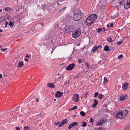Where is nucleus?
<instances>
[{"label": "nucleus", "mask_w": 130, "mask_h": 130, "mask_svg": "<svg viewBox=\"0 0 130 130\" xmlns=\"http://www.w3.org/2000/svg\"><path fill=\"white\" fill-rule=\"evenodd\" d=\"M108 80L107 79V78L105 77L104 78V83H106L107 82H108Z\"/></svg>", "instance_id": "obj_30"}, {"label": "nucleus", "mask_w": 130, "mask_h": 130, "mask_svg": "<svg viewBox=\"0 0 130 130\" xmlns=\"http://www.w3.org/2000/svg\"><path fill=\"white\" fill-rule=\"evenodd\" d=\"M123 42V41H119L117 43L118 45H120Z\"/></svg>", "instance_id": "obj_34"}, {"label": "nucleus", "mask_w": 130, "mask_h": 130, "mask_svg": "<svg viewBox=\"0 0 130 130\" xmlns=\"http://www.w3.org/2000/svg\"><path fill=\"white\" fill-rule=\"evenodd\" d=\"M47 86L51 88H54L55 86V85H54L53 84L48 83L47 84Z\"/></svg>", "instance_id": "obj_16"}, {"label": "nucleus", "mask_w": 130, "mask_h": 130, "mask_svg": "<svg viewBox=\"0 0 130 130\" xmlns=\"http://www.w3.org/2000/svg\"><path fill=\"white\" fill-rule=\"evenodd\" d=\"M98 49V47H96V46H94L92 50H91V51L92 52H93L94 53H95V51L97 50Z\"/></svg>", "instance_id": "obj_19"}, {"label": "nucleus", "mask_w": 130, "mask_h": 130, "mask_svg": "<svg viewBox=\"0 0 130 130\" xmlns=\"http://www.w3.org/2000/svg\"><path fill=\"white\" fill-rule=\"evenodd\" d=\"M75 66V64L74 63L71 64L67 67L66 68V70L67 71L71 70H72Z\"/></svg>", "instance_id": "obj_5"}, {"label": "nucleus", "mask_w": 130, "mask_h": 130, "mask_svg": "<svg viewBox=\"0 0 130 130\" xmlns=\"http://www.w3.org/2000/svg\"><path fill=\"white\" fill-rule=\"evenodd\" d=\"M67 119H65L63 120L58 125V127H60L63 125L64 124L67 123Z\"/></svg>", "instance_id": "obj_10"}, {"label": "nucleus", "mask_w": 130, "mask_h": 130, "mask_svg": "<svg viewBox=\"0 0 130 130\" xmlns=\"http://www.w3.org/2000/svg\"><path fill=\"white\" fill-rule=\"evenodd\" d=\"M96 124H97V125L100 126L102 125L103 124L101 122H100V120L97 123H96Z\"/></svg>", "instance_id": "obj_22"}, {"label": "nucleus", "mask_w": 130, "mask_h": 130, "mask_svg": "<svg viewBox=\"0 0 130 130\" xmlns=\"http://www.w3.org/2000/svg\"><path fill=\"white\" fill-rule=\"evenodd\" d=\"M2 11V9H0V12H1Z\"/></svg>", "instance_id": "obj_63"}, {"label": "nucleus", "mask_w": 130, "mask_h": 130, "mask_svg": "<svg viewBox=\"0 0 130 130\" xmlns=\"http://www.w3.org/2000/svg\"><path fill=\"white\" fill-rule=\"evenodd\" d=\"M113 24L112 23H111L110 25V26L111 27H112L113 26Z\"/></svg>", "instance_id": "obj_55"}, {"label": "nucleus", "mask_w": 130, "mask_h": 130, "mask_svg": "<svg viewBox=\"0 0 130 130\" xmlns=\"http://www.w3.org/2000/svg\"><path fill=\"white\" fill-rule=\"evenodd\" d=\"M107 27H109V24H107Z\"/></svg>", "instance_id": "obj_60"}, {"label": "nucleus", "mask_w": 130, "mask_h": 130, "mask_svg": "<svg viewBox=\"0 0 130 130\" xmlns=\"http://www.w3.org/2000/svg\"><path fill=\"white\" fill-rule=\"evenodd\" d=\"M78 61L79 63H80L82 62V60L80 59H79L78 60Z\"/></svg>", "instance_id": "obj_42"}, {"label": "nucleus", "mask_w": 130, "mask_h": 130, "mask_svg": "<svg viewBox=\"0 0 130 130\" xmlns=\"http://www.w3.org/2000/svg\"><path fill=\"white\" fill-rule=\"evenodd\" d=\"M93 119L92 118H91L90 120V122L92 123L93 121Z\"/></svg>", "instance_id": "obj_44"}, {"label": "nucleus", "mask_w": 130, "mask_h": 130, "mask_svg": "<svg viewBox=\"0 0 130 130\" xmlns=\"http://www.w3.org/2000/svg\"><path fill=\"white\" fill-rule=\"evenodd\" d=\"M113 115L116 117V118H119L121 119L124 118L126 116V115H125V114H124L123 116V112L120 111H115V113L113 114Z\"/></svg>", "instance_id": "obj_2"}, {"label": "nucleus", "mask_w": 130, "mask_h": 130, "mask_svg": "<svg viewBox=\"0 0 130 130\" xmlns=\"http://www.w3.org/2000/svg\"><path fill=\"white\" fill-rule=\"evenodd\" d=\"M73 28L72 26H70L66 29L65 31L67 33L72 32L73 30Z\"/></svg>", "instance_id": "obj_12"}, {"label": "nucleus", "mask_w": 130, "mask_h": 130, "mask_svg": "<svg viewBox=\"0 0 130 130\" xmlns=\"http://www.w3.org/2000/svg\"><path fill=\"white\" fill-rule=\"evenodd\" d=\"M44 25V24L43 23V22H42V26H43Z\"/></svg>", "instance_id": "obj_62"}, {"label": "nucleus", "mask_w": 130, "mask_h": 130, "mask_svg": "<svg viewBox=\"0 0 130 130\" xmlns=\"http://www.w3.org/2000/svg\"><path fill=\"white\" fill-rule=\"evenodd\" d=\"M98 130H103V129L101 127H99L98 128Z\"/></svg>", "instance_id": "obj_47"}, {"label": "nucleus", "mask_w": 130, "mask_h": 130, "mask_svg": "<svg viewBox=\"0 0 130 130\" xmlns=\"http://www.w3.org/2000/svg\"><path fill=\"white\" fill-rule=\"evenodd\" d=\"M60 123L59 122H57V123L55 122L54 124L56 126H57L58 124L59 125Z\"/></svg>", "instance_id": "obj_48"}, {"label": "nucleus", "mask_w": 130, "mask_h": 130, "mask_svg": "<svg viewBox=\"0 0 130 130\" xmlns=\"http://www.w3.org/2000/svg\"><path fill=\"white\" fill-rule=\"evenodd\" d=\"M124 7L125 9H127L130 8V0H127L126 3L125 4Z\"/></svg>", "instance_id": "obj_6"}, {"label": "nucleus", "mask_w": 130, "mask_h": 130, "mask_svg": "<svg viewBox=\"0 0 130 130\" xmlns=\"http://www.w3.org/2000/svg\"><path fill=\"white\" fill-rule=\"evenodd\" d=\"M5 18L3 17H0V22H2L4 21L5 20Z\"/></svg>", "instance_id": "obj_26"}, {"label": "nucleus", "mask_w": 130, "mask_h": 130, "mask_svg": "<svg viewBox=\"0 0 130 130\" xmlns=\"http://www.w3.org/2000/svg\"><path fill=\"white\" fill-rule=\"evenodd\" d=\"M124 130H130V126L127 127Z\"/></svg>", "instance_id": "obj_38"}, {"label": "nucleus", "mask_w": 130, "mask_h": 130, "mask_svg": "<svg viewBox=\"0 0 130 130\" xmlns=\"http://www.w3.org/2000/svg\"><path fill=\"white\" fill-rule=\"evenodd\" d=\"M97 47H98V48H99V47H102V46L101 45H99V46H96Z\"/></svg>", "instance_id": "obj_53"}, {"label": "nucleus", "mask_w": 130, "mask_h": 130, "mask_svg": "<svg viewBox=\"0 0 130 130\" xmlns=\"http://www.w3.org/2000/svg\"><path fill=\"white\" fill-rule=\"evenodd\" d=\"M73 117H76V116L75 115H73Z\"/></svg>", "instance_id": "obj_57"}, {"label": "nucleus", "mask_w": 130, "mask_h": 130, "mask_svg": "<svg viewBox=\"0 0 130 130\" xmlns=\"http://www.w3.org/2000/svg\"><path fill=\"white\" fill-rule=\"evenodd\" d=\"M103 30H104V31H105V28H103Z\"/></svg>", "instance_id": "obj_64"}, {"label": "nucleus", "mask_w": 130, "mask_h": 130, "mask_svg": "<svg viewBox=\"0 0 130 130\" xmlns=\"http://www.w3.org/2000/svg\"><path fill=\"white\" fill-rule=\"evenodd\" d=\"M127 98V95L125 94H123L121 95L119 100L121 101H123Z\"/></svg>", "instance_id": "obj_11"}, {"label": "nucleus", "mask_w": 130, "mask_h": 130, "mask_svg": "<svg viewBox=\"0 0 130 130\" xmlns=\"http://www.w3.org/2000/svg\"><path fill=\"white\" fill-rule=\"evenodd\" d=\"M104 96L102 94H100L98 96V98L100 99H101Z\"/></svg>", "instance_id": "obj_23"}, {"label": "nucleus", "mask_w": 130, "mask_h": 130, "mask_svg": "<svg viewBox=\"0 0 130 130\" xmlns=\"http://www.w3.org/2000/svg\"><path fill=\"white\" fill-rule=\"evenodd\" d=\"M88 69L87 70V71H86L85 72H86V73L87 72H88Z\"/></svg>", "instance_id": "obj_61"}, {"label": "nucleus", "mask_w": 130, "mask_h": 130, "mask_svg": "<svg viewBox=\"0 0 130 130\" xmlns=\"http://www.w3.org/2000/svg\"><path fill=\"white\" fill-rule=\"evenodd\" d=\"M123 55L122 54H121L118 57V59H120V58H121L123 57Z\"/></svg>", "instance_id": "obj_40"}, {"label": "nucleus", "mask_w": 130, "mask_h": 130, "mask_svg": "<svg viewBox=\"0 0 130 130\" xmlns=\"http://www.w3.org/2000/svg\"><path fill=\"white\" fill-rule=\"evenodd\" d=\"M125 114L124 113V115L125 114V115H126V116L128 113V111L127 110H125Z\"/></svg>", "instance_id": "obj_37"}, {"label": "nucleus", "mask_w": 130, "mask_h": 130, "mask_svg": "<svg viewBox=\"0 0 130 130\" xmlns=\"http://www.w3.org/2000/svg\"><path fill=\"white\" fill-rule=\"evenodd\" d=\"M63 93L60 91H58L56 92L55 96L56 98L61 97L63 95Z\"/></svg>", "instance_id": "obj_7"}, {"label": "nucleus", "mask_w": 130, "mask_h": 130, "mask_svg": "<svg viewBox=\"0 0 130 130\" xmlns=\"http://www.w3.org/2000/svg\"><path fill=\"white\" fill-rule=\"evenodd\" d=\"M102 29L101 28H99L98 29V32H100L102 31Z\"/></svg>", "instance_id": "obj_46"}, {"label": "nucleus", "mask_w": 130, "mask_h": 130, "mask_svg": "<svg viewBox=\"0 0 130 130\" xmlns=\"http://www.w3.org/2000/svg\"><path fill=\"white\" fill-rule=\"evenodd\" d=\"M2 77V75L1 74H0V78H1Z\"/></svg>", "instance_id": "obj_59"}, {"label": "nucleus", "mask_w": 130, "mask_h": 130, "mask_svg": "<svg viewBox=\"0 0 130 130\" xmlns=\"http://www.w3.org/2000/svg\"><path fill=\"white\" fill-rule=\"evenodd\" d=\"M94 20L92 19L90 17H89L86 19V23L87 25H89L91 24L94 21Z\"/></svg>", "instance_id": "obj_4"}, {"label": "nucleus", "mask_w": 130, "mask_h": 130, "mask_svg": "<svg viewBox=\"0 0 130 130\" xmlns=\"http://www.w3.org/2000/svg\"><path fill=\"white\" fill-rule=\"evenodd\" d=\"M9 9H11V8H10L7 7L5 8V10L6 11H7Z\"/></svg>", "instance_id": "obj_41"}, {"label": "nucleus", "mask_w": 130, "mask_h": 130, "mask_svg": "<svg viewBox=\"0 0 130 130\" xmlns=\"http://www.w3.org/2000/svg\"><path fill=\"white\" fill-rule=\"evenodd\" d=\"M36 101L37 102L39 101V99L38 98H37L36 99Z\"/></svg>", "instance_id": "obj_56"}, {"label": "nucleus", "mask_w": 130, "mask_h": 130, "mask_svg": "<svg viewBox=\"0 0 130 130\" xmlns=\"http://www.w3.org/2000/svg\"><path fill=\"white\" fill-rule=\"evenodd\" d=\"M15 129L17 130H20V128L19 127H15Z\"/></svg>", "instance_id": "obj_50"}, {"label": "nucleus", "mask_w": 130, "mask_h": 130, "mask_svg": "<svg viewBox=\"0 0 130 130\" xmlns=\"http://www.w3.org/2000/svg\"><path fill=\"white\" fill-rule=\"evenodd\" d=\"M104 50V51H109V48L108 46L106 45L105 46Z\"/></svg>", "instance_id": "obj_18"}, {"label": "nucleus", "mask_w": 130, "mask_h": 130, "mask_svg": "<svg viewBox=\"0 0 130 130\" xmlns=\"http://www.w3.org/2000/svg\"><path fill=\"white\" fill-rule=\"evenodd\" d=\"M51 35V33L50 32H48V33L45 36V39H47V38L49 37H50Z\"/></svg>", "instance_id": "obj_28"}, {"label": "nucleus", "mask_w": 130, "mask_h": 130, "mask_svg": "<svg viewBox=\"0 0 130 130\" xmlns=\"http://www.w3.org/2000/svg\"><path fill=\"white\" fill-rule=\"evenodd\" d=\"M90 17L92 18V19L94 20V21H95L97 18V15L96 14H93Z\"/></svg>", "instance_id": "obj_15"}, {"label": "nucleus", "mask_w": 130, "mask_h": 130, "mask_svg": "<svg viewBox=\"0 0 130 130\" xmlns=\"http://www.w3.org/2000/svg\"><path fill=\"white\" fill-rule=\"evenodd\" d=\"M94 101L93 105L92 106V107L93 108L95 107L98 103V101L96 99H95L94 100Z\"/></svg>", "instance_id": "obj_14"}, {"label": "nucleus", "mask_w": 130, "mask_h": 130, "mask_svg": "<svg viewBox=\"0 0 130 130\" xmlns=\"http://www.w3.org/2000/svg\"><path fill=\"white\" fill-rule=\"evenodd\" d=\"M5 25V27H7V25H8V22L7 21H5V22H4L3 23Z\"/></svg>", "instance_id": "obj_31"}, {"label": "nucleus", "mask_w": 130, "mask_h": 130, "mask_svg": "<svg viewBox=\"0 0 130 130\" xmlns=\"http://www.w3.org/2000/svg\"><path fill=\"white\" fill-rule=\"evenodd\" d=\"M86 66L87 67V68L88 69L89 68V65L87 62L86 63V64H85Z\"/></svg>", "instance_id": "obj_45"}, {"label": "nucleus", "mask_w": 130, "mask_h": 130, "mask_svg": "<svg viewBox=\"0 0 130 130\" xmlns=\"http://www.w3.org/2000/svg\"><path fill=\"white\" fill-rule=\"evenodd\" d=\"M24 65L23 62L22 61H20L18 63V67H22Z\"/></svg>", "instance_id": "obj_17"}, {"label": "nucleus", "mask_w": 130, "mask_h": 130, "mask_svg": "<svg viewBox=\"0 0 130 130\" xmlns=\"http://www.w3.org/2000/svg\"><path fill=\"white\" fill-rule=\"evenodd\" d=\"M82 123L83 124L82 126L83 127H85L87 125V123L86 122H83Z\"/></svg>", "instance_id": "obj_29"}, {"label": "nucleus", "mask_w": 130, "mask_h": 130, "mask_svg": "<svg viewBox=\"0 0 130 130\" xmlns=\"http://www.w3.org/2000/svg\"><path fill=\"white\" fill-rule=\"evenodd\" d=\"M25 57L26 58H29V56L28 55H26V56H25Z\"/></svg>", "instance_id": "obj_52"}, {"label": "nucleus", "mask_w": 130, "mask_h": 130, "mask_svg": "<svg viewBox=\"0 0 130 130\" xmlns=\"http://www.w3.org/2000/svg\"><path fill=\"white\" fill-rule=\"evenodd\" d=\"M80 115L82 116H84L86 115V113L83 111H82L80 112Z\"/></svg>", "instance_id": "obj_20"}, {"label": "nucleus", "mask_w": 130, "mask_h": 130, "mask_svg": "<svg viewBox=\"0 0 130 130\" xmlns=\"http://www.w3.org/2000/svg\"><path fill=\"white\" fill-rule=\"evenodd\" d=\"M128 84L127 82L124 83L122 86V88L124 90H126L128 88Z\"/></svg>", "instance_id": "obj_8"}, {"label": "nucleus", "mask_w": 130, "mask_h": 130, "mask_svg": "<svg viewBox=\"0 0 130 130\" xmlns=\"http://www.w3.org/2000/svg\"><path fill=\"white\" fill-rule=\"evenodd\" d=\"M81 33V30L80 28H79L76 30L74 33H73L72 35L73 37L74 38H76Z\"/></svg>", "instance_id": "obj_3"}, {"label": "nucleus", "mask_w": 130, "mask_h": 130, "mask_svg": "<svg viewBox=\"0 0 130 130\" xmlns=\"http://www.w3.org/2000/svg\"><path fill=\"white\" fill-rule=\"evenodd\" d=\"M45 6L44 4H43L41 5L42 7L43 10H44Z\"/></svg>", "instance_id": "obj_43"}, {"label": "nucleus", "mask_w": 130, "mask_h": 130, "mask_svg": "<svg viewBox=\"0 0 130 130\" xmlns=\"http://www.w3.org/2000/svg\"><path fill=\"white\" fill-rule=\"evenodd\" d=\"M88 92H86L85 94V98H86V97H87V95H88Z\"/></svg>", "instance_id": "obj_49"}, {"label": "nucleus", "mask_w": 130, "mask_h": 130, "mask_svg": "<svg viewBox=\"0 0 130 130\" xmlns=\"http://www.w3.org/2000/svg\"><path fill=\"white\" fill-rule=\"evenodd\" d=\"M107 40L110 42H112L113 41L111 38L110 37L108 38L107 39Z\"/></svg>", "instance_id": "obj_21"}, {"label": "nucleus", "mask_w": 130, "mask_h": 130, "mask_svg": "<svg viewBox=\"0 0 130 130\" xmlns=\"http://www.w3.org/2000/svg\"><path fill=\"white\" fill-rule=\"evenodd\" d=\"M98 95V93L97 92H95L94 93V97H96Z\"/></svg>", "instance_id": "obj_36"}, {"label": "nucleus", "mask_w": 130, "mask_h": 130, "mask_svg": "<svg viewBox=\"0 0 130 130\" xmlns=\"http://www.w3.org/2000/svg\"><path fill=\"white\" fill-rule=\"evenodd\" d=\"M123 2V1H122V2L120 1L119 2V4H122V2Z\"/></svg>", "instance_id": "obj_58"}, {"label": "nucleus", "mask_w": 130, "mask_h": 130, "mask_svg": "<svg viewBox=\"0 0 130 130\" xmlns=\"http://www.w3.org/2000/svg\"><path fill=\"white\" fill-rule=\"evenodd\" d=\"M83 15L82 13L79 10H76L73 15L74 19L76 21H78L80 19Z\"/></svg>", "instance_id": "obj_1"}, {"label": "nucleus", "mask_w": 130, "mask_h": 130, "mask_svg": "<svg viewBox=\"0 0 130 130\" xmlns=\"http://www.w3.org/2000/svg\"><path fill=\"white\" fill-rule=\"evenodd\" d=\"M111 17L112 18L115 19V18H116L117 17V16L115 15V16H112Z\"/></svg>", "instance_id": "obj_51"}, {"label": "nucleus", "mask_w": 130, "mask_h": 130, "mask_svg": "<svg viewBox=\"0 0 130 130\" xmlns=\"http://www.w3.org/2000/svg\"><path fill=\"white\" fill-rule=\"evenodd\" d=\"M77 107L76 106H75L73 107H72L70 110H74L75 109H77Z\"/></svg>", "instance_id": "obj_35"}, {"label": "nucleus", "mask_w": 130, "mask_h": 130, "mask_svg": "<svg viewBox=\"0 0 130 130\" xmlns=\"http://www.w3.org/2000/svg\"><path fill=\"white\" fill-rule=\"evenodd\" d=\"M80 74H77V75L74 76V79L79 78L80 77Z\"/></svg>", "instance_id": "obj_27"}, {"label": "nucleus", "mask_w": 130, "mask_h": 130, "mask_svg": "<svg viewBox=\"0 0 130 130\" xmlns=\"http://www.w3.org/2000/svg\"><path fill=\"white\" fill-rule=\"evenodd\" d=\"M66 9V8L65 7L63 8H62V9H60L59 10L60 12H62L64 10H65Z\"/></svg>", "instance_id": "obj_32"}, {"label": "nucleus", "mask_w": 130, "mask_h": 130, "mask_svg": "<svg viewBox=\"0 0 130 130\" xmlns=\"http://www.w3.org/2000/svg\"><path fill=\"white\" fill-rule=\"evenodd\" d=\"M77 124V123L76 122H73L71 123L69 125L68 128L69 129H71L73 126H74Z\"/></svg>", "instance_id": "obj_13"}, {"label": "nucleus", "mask_w": 130, "mask_h": 130, "mask_svg": "<svg viewBox=\"0 0 130 130\" xmlns=\"http://www.w3.org/2000/svg\"><path fill=\"white\" fill-rule=\"evenodd\" d=\"M29 128L28 126H26L24 127L23 130H29Z\"/></svg>", "instance_id": "obj_25"}, {"label": "nucleus", "mask_w": 130, "mask_h": 130, "mask_svg": "<svg viewBox=\"0 0 130 130\" xmlns=\"http://www.w3.org/2000/svg\"><path fill=\"white\" fill-rule=\"evenodd\" d=\"M73 99L74 101L76 102H78L79 101V95L78 94H76L75 96H74Z\"/></svg>", "instance_id": "obj_9"}, {"label": "nucleus", "mask_w": 130, "mask_h": 130, "mask_svg": "<svg viewBox=\"0 0 130 130\" xmlns=\"http://www.w3.org/2000/svg\"><path fill=\"white\" fill-rule=\"evenodd\" d=\"M24 60L26 61H27L28 60V59L26 58H25Z\"/></svg>", "instance_id": "obj_54"}, {"label": "nucleus", "mask_w": 130, "mask_h": 130, "mask_svg": "<svg viewBox=\"0 0 130 130\" xmlns=\"http://www.w3.org/2000/svg\"><path fill=\"white\" fill-rule=\"evenodd\" d=\"M7 48H2L1 49V51H2L3 50L4 51V52H5L6 51Z\"/></svg>", "instance_id": "obj_39"}, {"label": "nucleus", "mask_w": 130, "mask_h": 130, "mask_svg": "<svg viewBox=\"0 0 130 130\" xmlns=\"http://www.w3.org/2000/svg\"><path fill=\"white\" fill-rule=\"evenodd\" d=\"M105 119H101V120H100V122H101L102 124L104 123L105 121Z\"/></svg>", "instance_id": "obj_33"}, {"label": "nucleus", "mask_w": 130, "mask_h": 130, "mask_svg": "<svg viewBox=\"0 0 130 130\" xmlns=\"http://www.w3.org/2000/svg\"><path fill=\"white\" fill-rule=\"evenodd\" d=\"M14 25V24L12 22L10 21L9 23V25L10 27H13Z\"/></svg>", "instance_id": "obj_24"}]
</instances>
